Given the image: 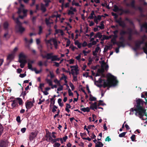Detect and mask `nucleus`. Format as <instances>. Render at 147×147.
I'll use <instances>...</instances> for the list:
<instances>
[{"mask_svg":"<svg viewBox=\"0 0 147 147\" xmlns=\"http://www.w3.org/2000/svg\"><path fill=\"white\" fill-rule=\"evenodd\" d=\"M107 80L105 79L102 80L100 78H99L98 81H97V82L99 83H102L103 81V87L104 88L106 87L110 88L112 86H116L118 82L116 79V78L112 75L110 73H108L107 75Z\"/></svg>","mask_w":147,"mask_h":147,"instance_id":"obj_1","label":"nucleus"},{"mask_svg":"<svg viewBox=\"0 0 147 147\" xmlns=\"http://www.w3.org/2000/svg\"><path fill=\"white\" fill-rule=\"evenodd\" d=\"M136 104L134 105L135 108H132L130 109V112L138 111L140 112H143L145 107L143 106L144 101L141 98H136L135 100Z\"/></svg>","mask_w":147,"mask_h":147,"instance_id":"obj_2","label":"nucleus"},{"mask_svg":"<svg viewBox=\"0 0 147 147\" xmlns=\"http://www.w3.org/2000/svg\"><path fill=\"white\" fill-rule=\"evenodd\" d=\"M40 52L41 53V56L42 57V58H46L48 60L51 59L52 55L53 54V53H47L46 54V55H44L42 54V53H46V51H43L42 50H40Z\"/></svg>","mask_w":147,"mask_h":147,"instance_id":"obj_3","label":"nucleus"},{"mask_svg":"<svg viewBox=\"0 0 147 147\" xmlns=\"http://www.w3.org/2000/svg\"><path fill=\"white\" fill-rule=\"evenodd\" d=\"M15 29L17 32H19L21 34H22L25 30V28L22 27V24L16 25Z\"/></svg>","mask_w":147,"mask_h":147,"instance_id":"obj_4","label":"nucleus"},{"mask_svg":"<svg viewBox=\"0 0 147 147\" xmlns=\"http://www.w3.org/2000/svg\"><path fill=\"white\" fill-rule=\"evenodd\" d=\"M144 111L143 112H139V117L142 120H146L147 118L144 119L143 117L144 115L147 117V113L146 112V110L145 109H144Z\"/></svg>","mask_w":147,"mask_h":147,"instance_id":"obj_5","label":"nucleus"},{"mask_svg":"<svg viewBox=\"0 0 147 147\" xmlns=\"http://www.w3.org/2000/svg\"><path fill=\"white\" fill-rule=\"evenodd\" d=\"M115 22L119 23V25L123 28L126 26V24L124 21L122 20V18H120L119 20H116Z\"/></svg>","mask_w":147,"mask_h":147,"instance_id":"obj_6","label":"nucleus"},{"mask_svg":"<svg viewBox=\"0 0 147 147\" xmlns=\"http://www.w3.org/2000/svg\"><path fill=\"white\" fill-rule=\"evenodd\" d=\"M33 104L31 101L27 100L25 102L26 107L27 109H31L33 106Z\"/></svg>","mask_w":147,"mask_h":147,"instance_id":"obj_7","label":"nucleus"},{"mask_svg":"<svg viewBox=\"0 0 147 147\" xmlns=\"http://www.w3.org/2000/svg\"><path fill=\"white\" fill-rule=\"evenodd\" d=\"M118 11L121 12L120 15H122L123 13L129 14L130 13V10L128 9H123L122 8H119Z\"/></svg>","mask_w":147,"mask_h":147,"instance_id":"obj_8","label":"nucleus"},{"mask_svg":"<svg viewBox=\"0 0 147 147\" xmlns=\"http://www.w3.org/2000/svg\"><path fill=\"white\" fill-rule=\"evenodd\" d=\"M135 0H132L130 4L128 3H126L125 5L127 7H131L132 8L135 9L136 6L135 5Z\"/></svg>","mask_w":147,"mask_h":147,"instance_id":"obj_9","label":"nucleus"},{"mask_svg":"<svg viewBox=\"0 0 147 147\" xmlns=\"http://www.w3.org/2000/svg\"><path fill=\"white\" fill-rule=\"evenodd\" d=\"M9 102H12L11 104V109H13L15 107L18 106L17 101L16 100H11L9 101Z\"/></svg>","mask_w":147,"mask_h":147,"instance_id":"obj_10","label":"nucleus"},{"mask_svg":"<svg viewBox=\"0 0 147 147\" xmlns=\"http://www.w3.org/2000/svg\"><path fill=\"white\" fill-rule=\"evenodd\" d=\"M144 39L143 38H142V40L141 41L139 40L137 41V42L135 44V46L138 48H140L141 46V45L144 43Z\"/></svg>","mask_w":147,"mask_h":147,"instance_id":"obj_11","label":"nucleus"},{"mask_svg":"<svg viewBox=\"0 0 147 147\" xmlns=\"http://www.w3.org/2000/svg\"><path fill=\"white\" fill-rule=\"evenodd\" d=\"M37 134L35 133L32 132H31L29 136V140L30 141H32L33 140L34 138L36 137Z\"/></svg>","mask_w":147,"mask_h":147,"instance_id":"obj_12","label":"nucleus"},{"mask_svg":"<svg viewBox=\"0 0 147 147\" xmlns=\"http://www.w3.org/2000/svg\"><path fill=\"white\" fill-rule=\"evenodd\" d=\"M26 55H24V53L21 52L19 55V61H20L21 59H26Z\"/></svg>","mask_w":147,"mask_h":147,"instance_id":"obj_13","label":"nucleus"},{"mask_svg":"<svg viewBox=\"0 0 147 147\" xmlns=\"http://www.w3.org/2000/svg\"><path fill=\"white\" fill-rule=\"evenodd\" d=\"M97 103L96 102H95L94 103H92L90 106V108L92 110H94V109H97Z\"/></svg>","mask_w":147,"mask_h":147,"instance_id":"obj_14","label":"nucleus"},{"mask_svg":"<svg viewBox=\"0 0 147 147\" xmlns=\"http://www.w3.org/2000/svg\"><path fill=\"white\" fill-rule=\"evenodd\" d=\"M7 145V143L6 141H2L0 142V147H6Z\"/></svg>","mask_w":147,"mask_h":147,"instance_id":"obj_15","label":"nucleus"},{"mask_svg":"<svg viewBox=\"0 0 147 147\" xmlns=\"http://www.w3.org/2000/svg\"><path fill=\"white\" fill-rule=\"evenodd\" d=\"M60 60V59L57 57V56L56 55H52L51 61H59Z\"/></svg>","mask_w":147,"mask_h":147,"instance_id":"obj_16","label":"nucleus"},{"mask_svg":"<svg viewBox=\"0 0 147 147\" xmlns=\"http://www.w3.org/2000/svg\"><path fill=\"white\" fill-rule=\"evenodd\" d=\"M95 144V147H102L103 146L102 143L99 141H97V143H96Z\"/></svg>","mask_w":147,"mask_h":147,"instance_id":"obj_17","label":"nucleus"},{"mask_svg":"<svg viewBox=\"0 0 147 147\" xmlns=\"http://www.w3.org/2000/svg\"><path fill=\"white\" fill-rule=\"evenodd\" d=\"M102 35L101 34V33L100 32H98L95 35H94V38H102Z\"/></svg>","mask_w":147,"mask_h":147,"instance_id":"obj_18","label":"nucleus"},{"mask_svg":"<svg viewBox=\"0 0 147 147\" xmlns=\"http://www.w3.org/2000/svg\"><path fill=\"white\" fill-rule=\"evenodd\" d=\"M125 41H121L118 42L119 45H118V47H125V44L124 43Z\"/></svg>","mask_w":147,"mask_h":147,"instance_id":"obj_19","label":"nucleus"},{"mask_svg":"<svg viewBox=\"0 0 147 147\" xmlns=\"http://www.w3.org/2000/svg\"><path fill=\"white\" fill-rule=\"evenodd\" d=\"M80 110L84 112H89L90 111V109L88 107L86 108H82Z\"/></svg>","mask_w":147,"mask_h":147,"instance_id":"obj_20","label":"nucleus"},{"mask_svg":"<svg viewBox=\"0 0 147 147\" xmlns=\"http://www.w3.org/2000/svg\"><path fill=\"white\" fill-rule=\"evenodd\" d=\"M45 6L42 3L41 4V10L43 12H45L46 11V9Z\"/></svg>","mask_w":147,"mask_h":147,"instance_id":"obj_21","label":"nucleus"},{"mask_svg":"<svg viewBox=\"0 0 147 147\" xmlns=\"http://www.w3.org/2000/svg\"><path fill=\"white\" fill-rule=\"evenodd\" d=\"M9 25V24L7 22H5L3 25L4 28L5 30H6L8 28Z\"/></svg>","mask_w":147,"mask_h":147,"instance_id":"obj_22","label":"nucleus"},{"mask_svg":"<svg viewBox=\"0 0 147 147\" xmlns=\"http://www.w3.org/2000/svg\"><path fill=\"white\" fill-rule=\"evenodd\" d=\"M104 22L103 21H102L100 22V26H98L97 27L100 28L101 30L103 29L104 28Z\"/></svg>","mask_w":147,"mask_h":147,"instance_id":"obj_23","label":"nucleus"},{"mask_svg":"<svg viewBox=\"0 0 147 147\" xmlns=\"http://www.w3.org/2000/svg\"><path fill=\"white\" fill-rule=\"evenodd\" d=\"M44 1L45 3L44 5L46 7H48L49 5V3L51 2V1L50 0H45Z\"/></svg>","mask_w":147,"mask_h":147,"instance_id":"obj_24","label":"nucleus"},{"mask_svg":"<svg viewBox=\"0 0 147 147\" xmlns=\"http://www.w3.org/2000/svg\"><path fill=\"white\" fill-rule=\"evenodd\" d=\"M143 28H144L146 30H147V23L146 22L145 23L141 26V30H142Z\"/></svg>","mask_w":147,"mask_h":147,"instance_id":"obj_25","label":"nucleus"},{"mask_svg":"<svg viewBox=\"0 0 147 147\" xmlns=\"http://www.w3.org/2000/svg\"><path fill=\"white\" fill-rule=\"evenodd\" d=\"M50 20V18H46L45 19V23L47 26L51 24V23L49 21Z\"/></svg>","mask_w":147,"mask_h":147,"instance_id":"obj_26","label":"nucleus"},{"mask_svg":"<svg viewBox=\"0 0 147 147\" xmlns=\"http://www.w3.org/2000/svg\"><path fill=\"white\" fill-rule=\"evenodd\" d=\"M113 7L114 8L113 9V11L115 12H117L118 11L119 7L117 6L116 5H114Z\"/></svg>","mask_w":147,"mask_h":147,"instance_id":"obj_27","label":"nucleus"},{"mask_svg":"<svg viewBox=\"0 0 147 147\" xmlns=\"http://www.w3.org/2000/svg\"><path fill=\"white\" fill-rule=\"evenodd\" d=\"M14 20L15 21L16 23V25H19L22 24V23L19 21V19L18 18H16L14 19Z\"/></svg>","mask_w":147,"mask_h":147,"instance_id":"obj_28","label":"nucleus"},{"mask_svg":"<svg viewBox=\"0 0 147 147\" xmlns=\"http://www.w3.org/2000/svg\"><path fill=\"white\" fill-rule=\"evenodd\" d=\"M4 129V127L2 125L0 124V136L2 134Z\"/></svg>","mask_w":147,"mask_h":147,"instance_id":"obj_29","label":"nucleus"},{"mask_svg":"<svg viewBox=\"0 0 147 147\" xmlns=\"http://www.w3.org/2000/svg\"><path fill=\"white\" fill-rule=\"evenodd\" d=\"M13 58V57L12 54H9L7 56V59L11 60Z\"/></svg>","mask_w":147,"mask_h":147,"instance_id":"obj_30","label":"nucleus"},{"mask_svg":"<svg viewBox=\"0 0 147 147\" xmlns=\"http://www.w3.org/2000/svg\"><path fill=\"white\" fill-rule=\"evenodd\" d=\"M127 33V32L123 30H121L120 33V34L121 36H123Z\"/></svg>","mask_w":147,"mask_h":147,"instance_id":"obj_31","label":"nucleus"},{"mask_svg":"<svg viewBox=\"0 0 147 147\" xmlns=\"http://www.w3.org/2000/svg\"><path fill=\"white\" fill-rule=\"evenodd\" d=\"M46 81L48 83L49 86H53V84H52V82L51 80L50 79H46Z\"/></svg>","mask_w":147,"mask_h":147,"instance_id":"obj_32","label":"nucleus"},{"mask_svg":"<svg viewBox=\"0 0 147 147\" xmlns=\"http://www.w3.org/2000/svg\"><path fill=\"white\" fill-rule=\"evenodd\" d=\"M18 100L19 101L18 103L20 105H21L23 104V102L22 99L20 98H17Z\"/></svg>","mask_w":147,"mask_h":147,"instance_id":"obj_33","label":"nucleus"},{"mask_svg":"<svg viewBox=\"0 0 147 147\" xmlns=\"http://www.w3.org/2000/svg\"><path fill=\"white\" fill-rule=\"evenodd\" d=\"M19 63H23L25 65L27 62V61L26 59H21L20 61H19Z\"/></svg>","mask_w":147,"mask_h":147,"instance_id":"obj_34","label":"nucleus"},{"mask_svg":"<svg viewBox=\"0 0 147 147\" xmlns=\"http://www.w3.org/2000/svg\"><path fill=\"white\" fill-rule=\"evenodd\" d=\"M103 102V101L100 100L99 101V103H98V106H99L100 105H105V104L104 103H102V102Z\"/></svg>","mask_w":147,"mask_h":147,"instance_id":"obj_35","label":"nucleus"},{"mask_svg":"<svg viewBox=\"0 0 147 147\" xmlns=\"http://www.w3.org/2000/svg\"><path fill=\"white\" fill-rule=\"evenodd\" d=\"M62 71L64 72H66L67 73H69V74H71V73L69 71V68H68V69L69 70V71H67L65 70V69L64 68H62Z\"/></svg>","mask_w":147,"mask_h":147,"instance_id":"obj_36","label":"nucleus"},{"mask_svg":"<svg viewBox=\"0 0 147 147\" xmlns=\"http://www.w3.org/2000/svg\"><path fill=\"white\" fill-rule=\"evenodd\" d=\"M37 18V16H34L32 19V21L33 24H34L36 22V20Z\"/></svg>","mask_w":147,"mask_h":147,"instance_id":"obj_37","label":"nucleus"},{"mask_svg":"<svg viewBox=\"0 0 147 147\" xmlns=\"http://www.w3.org/2000/svg\"><path fill=\"white\" fill-rule=\"evenodd\" d=\"M39 32L38 34L39 35L42 32V26H40L39 27Z\"/></svg>","mask_w":147,"mask_h":147,"instance_id":"obj_38","label":"nucleus"},{"mask_svg":"<svg viewBox=\"0 0 147 147\" xmlns=\"http://www.w3.org/2000/svg\"><path fill=\"white\" fill-rule=\"evenodd\" d=\"M127 132H123L119 135V136L120 137H123L125 136Z\"/></svg>","mask_w":147,"mask_h":147,"instance_id":"obj_39","label":"nucleus"},{"mask_svg":"<svg viewBox=\"0 0 147 147\" xmlns=\"http://www.w3.org/2000/svg\"><path fill=\"white\" fill-rule=\"evenodd\" d=\"M28 68L29 69L33 70V69L32 67V65L30 63H28Z\"/></svg>","mask_w":147,"mask_h":147,"instance_id":"obj_40","label":"nucleus"},{"mask_svg":"<svg viewBox=\"0 0 147 147\" xmlns=\"http://www.w3.org/2000/svg\"><path fill=\"white\" fill-rule=\"evenodd\" d=\"M65 40H67V43L66 45V47H68L70 45V41L69 39H67V38H66Z\"/></svg>","mask_w":147,"mask_h":147,"instance_id":"obj_41","label":"nucleus"},{"mask_svg":"<svg viewBox=\"0 0 147 147\" xmlns=\"http://www.w3.org/2000/svg\"><path fill=\"white\" fill-rule=\"evenodd\" d=\"M61 145V144L57 142L55 143L53 145L54 147H59Z\"/></svg>","mask_w":147,"mask_h":147,"instance_id":"obj_42","label":"nucleus"},{"mask_svg":"<svg viewBox=\"0 0 147 147\" xmlns=\"http://www.w3.org/2000/svg\"><path fill=\"white\" fill-rule=\"evenodd\" d=\"M54 82L55 83L57 84V85H61V84L60 83V82L57 79H55Z\"/></svg>","mask_w":147,"mask_h":147,"instance_id":"obj_43","label":"nucleus"},{"mask_svg":"<svg viewBox=\"0 0 147 147\" xmlns=\"http://www.w3.org/2000/svg\"><path fill=\"white\" fill-rule=\"evenodd\" d=\"M96 98L92 96V97H90L89 98V100L90 101H96Z\"/></svg>","mask_w":147,"mask_h":147,"instance_id":"obj_44","label":"nucleus"},{"mask_svg":"<svg viewBox=\"0 0 147 147\" xmlns=\"http://www.w3.org/2000/svg\"><path fill=\"white\" fill-rule=\"evenodd\" d=\"M60 86V87H59L57 89V91H61L63 90V86L61 85H58Z\"/></svg>","mask_w":147,"mask_h":147,"instance_id":"obj_45","label":"nucleus"},{"mask_svg":"<svg viewBox=\"0 0 147 147\" xmlns=\"http://www.w3.org/2000/svg\"><path fill=\"white\" fill-rule=\"evenodd\" d=\"M74 11H73L71 10H68L67 14L68 15H73L74 14Z\"/></svg>","mask_w":147,"mask_h":147,"instance_id":"obj_46","label":"nucleus"},{"mask_svg":"<svg viewBox=\"0 0 147 147\" xmlns=\"http://www.w3.org/2000/svg\"><path fill=\"white\" fill-rule=\"evenodd\" d=\"M26 72H25L24 74H20L19 75V76L21 78H23L26 76Z\"/></svg>","mask_w":147,"mask_h":147,"instance_id":"obj_47","label":"nucleus"},{"mask_svg":"<svg viewBox=\"0 0 147 147\" xmlns=\"http://www.w3.org/2000/svg\"><path fill=\"white\" fill-rule=\"evenodd\" d=\"M69 85L70 86L72 90H73L74 89V87L73 84L70 82L69 84Z\"/></svg>","mask_w":147,"mask_h":147,"instance_id":"obj_48","label":"nucleus"},{"mask_svg":"<svg viewBox=\"0 0 147 147\" xmlns=\"http://www.w3.org/2000/svg\"><path fill=\"white\" fill-rule=\"evenodd\" d=\"M128 32H127V33L129 34H132V30L130 28H129L128 29Z\"/></svg>","mask_w":147,"mask_h":147,"instance_id":"obj_49","label":"nucleus"},{"mask_svg":"<svg viewBox=\"0 0 147 147\" xmlns=\"http://www.w3.org/2000/svg\"><path fill=\"white\" fill-rule=\"evenodd\" d=\"M23 8H22L21 7L19 8L18 9V14H20L22 12V11L23 10Z\"/></svg>","mask_w":147,"mask_h":147,"instance_id":"obj_50","label":"nucleus"},{"mask_svg":"<svg viewBox=\"0 0 147 147\" xmlns=\"http://www.w3.org/2000/svg\"><path fill=\"white\" fill-rule=\"evenodd\" d=\"M111 14L113 16H114V18L115 19H116L118 17V15L116 13L114 12H112Z\"/></svg>","mask_w":147,"mask_h":147,"instance_id":"obj_51","label":"nucleus"},{"mask_svg":"<svg viewBox=\"0 0 147 147\" xmlns=\"http://www.w3.org/2000/svg\"><path fill=\"white\" fill-rule=\"evenodd\" d=\"M34 70L35 71V73L36 74H38L40 73L42 71V70L41 69L39 70H37L36 68H34Z\"/></svg>","mask_w":147,"mask_h":147,"instance_id":"obj_52","label":"nucleus"},{"mask_svg":"<svg viewBox=\"0 0 147 147\" xmlns=\"http://www.w3.org/2000/svg\"><path fill=\"white\" fill-rule=\"evenodd\" d=\"M67 61H69V63L70 64H73L74 63V59H71L70 60Z\"/></svg>","mask_w":147,"mask_h":147,"instance_id":"obj_53","label":"nucleus"},{"mask_svg":"<svg viewBox=\"0 0 147 147\" xmlns=\"http://www.w3.org/2000/svg\"><path fill=\"white\" fill-rule=\"evenodd\" d=\"M104 17V16L102 15V16L100 15H98L97 16V18L98 20L99 21H100L101 20V17Z\"/></svg>","mask_w":147,"mask_h":147,"instance_id":"obj_54","label":"nucleus"},{"mask_svg":"<svg viewBox=\"0 0 147 147\" xmlns=\"http://www.w3.org/2000/svg\"><path fill=\"white\" fill-rule=\"evenodd\" d=\"M16 120L18 123L21 122L20 117V116H18L16 118Z\"/></svg>","mask_w":147,"mask_h":147,"instance_id":"obj_55","label":"nucleus"},{"mask_svg":"<svg viewBox=\"0 0 147 147\" xmlns=\"http://www.w3.org/2000/svg\"><path fill=\"white\" fill-rule=\"evenodd\" d=\"M135 135L134 134H133L132 135L131 137V140L132 141H135Z\"/></svg>","mask_w":147,"mask_h":147,"instance_id":"obj_56","label":"nucleus"},{"mask_svg":"<svg viewBox=\"0 0 147 147\" xmlns=\"http://www.w3.org/2000/svg\"><path fill=\"white\" fill-rule=\"evenodd\" d=\"M70 10L71 11H74L75 12H76L77 11L76 9V8H74L72 7H70Z\"/></svg>","mask_w":147,"mask_h":147,"instance_id":"obj_57","label":"nucleus"},{"mask_svg":"<svg viewBox=\"0 0 147 147\" xmlns=\"http://www.w3.org/2000/svg\"><path fill=\"white\" fill-rule=\"evenodd\" d=\"M104 36H105V38L106 40H108L109 39L111 38L112 37L111 35H110L109 36H107L104 35Z\"/></svg>","mask_w":147,"mask_h":147,"instance_id":"obj_58","label":"nucleus"},{"mask_svg":"<svg viewBox=\"0 0 147 147\" xmlns=\"http://www.w3.org/2000/svg\"><path fill=\"white\" fill-rule=\"evenodd\" d=\"M62 76L61 78V80H63L64 79H65V78H67V77L65 76L63 74H62Z\"/></svg>","mask_w":147,"mask_h":147,"instance_id":"obj_59","label":"nucleus"},{"mask_svg":"<svg viewBox=\"0 0 147 147\" xmlns=\"http://www.w3.org/2000/svg\"><path fill=\"white\" fill-rule=\"evenodd\" d=\"M98 20L97 18V17L96 16H94V21L95 22V23L96 24H98Z\"/></svg>","mask_w":147,"mask_h":147,"instance_id":"obj_60","label":"nucleus"},{"mask_svg":"<svg viewBox=\"0 0 147 147\" xmlns=\"http://www.w3.org/2000/svg\"><path fill=\"white\" fill-rule=\"evenodd\" d=\"M23 12L24 13V15L25 16H26V13L27 12V10L24 9H23Z\"/></svg>","mask_w":147,"mask_h":147,"instance_id":"obj_61","label":"nucleus"},{"mask_svg":"<svg viewBox=\"0 0 147 147\" xmlns=\"http://www.w3.org/2000/svg\"><path fill=\"white\" fill-rule=\"evenodd\" d=\"M45 100V99H43L41 100V98H40L39 100V102L38 103V104H41L42 102H44V101Z\"/></svg>","mask_w":147,"mask_h":147,"instance_id":"obj_62","label":"nucleus"},{"mask_svg":"<svg viewBox=\"0 0 147 147\" xmlns=\"http://www.w3.org/2000/svg\"><path fill=\"white\" fill-rule=\"evenodd\" d=\"M82 47H85L87 46V43L86 41H84V42L82 44Z\"/></svg>","mask_w":147,"mask_h":147,"instance_id":"obj_63","label":"nucleus"},{"mask_svg":"<svg viewBox=\"0 0 147 147\" xmlns=\"http://www.w3.org/2000/svg\"><path fill=\"white\" fill-rule=\"evenodd\" d=\"M144 52L146 54H147V48L145 47H143L142 48Z\"/></svg>","mask_w":147,"mask_h":147,"instance_id":"obj_64","label":"nucleus"}]
</instances>
